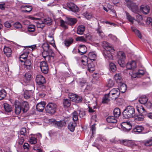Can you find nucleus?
Returning <instances> with one entry per match:
<instances>
[{
    "instance_id": "f03ea898",
    "label": "nucleus",
    "mask_w": 152,
    "mask_h": 152,
    "mask_svg": "<svg viewBox=\"0 0 152 152\" xmlns=\"http://www.w3.org/2000/svg\"><path fill=\"white\" fill-rule=\"evenodd\" d=\"M135 114V109L131 106L127 107L122 113L123 117L126 119L133 118Z\"/></svg>"
},
{
    "instance_id": "4d7b16f0",
    "label": "nucleus",
    "mask_w": 152,
    "mask_h": 152,
    "mask_svg": "<svg viewBox=\"0 0 152 152\" xmlns=\"http://www.w3.org/2000/svg\"><path fill=\"white\" fill-rule=\"evenodd\" d=\"M54 53L53 52V54H52L51 55H48L47 56H46L45 58H44L46 61H48V62H50L51 60V58H53L54 57Z\"/></svg>"
},
{
    "instance_id": "f704fd0d",
    "label": "nucleus",
    "mask_w": 152,
    "mask_h": 152,
    "mask_svg": "<svg viewBox=\"0 0 152 152\" xmlns=\"http://www.w3.org/2000/svg\"><path fill=\"white\" fill-rule=\"evenodd\" d=\"M63 104L65 107H69L71 105V101L67 99H64L63 101Z\"/></svg>"
},
{
    "instance_id": "1a4fd4ad",
    "label": "nucleus",
    "mask_w": 152,
    "mask_h": 152,
    "mask_svg": "<svg viewBox=\"0 0 152 152\" xmlns=\"http://www.w3.org/2000/svg\"><path fill=\"white\" fill-rule=\"evenodd\" d=\"M21 9H24L21 10V12H23L27 13L30 12L32 9V7L30 5L27 4H23L20 7Z\"/></svg>"
},
{
    "instance_id": "4c0bfd02",
    "label": "nucleus",
    "mask_w": 152,
    "mask_h": 152,
    "mask_svg": "<svg viewBox=\"0 0 152 152\" xmlns=\"http://www.w3.org/2000/svg\"><path fill=\"white\" fill-rule=\"evenodd\" d=\"M113 114L115 117H119L121 114L120 109L118 108H115L113 110Z\"/></svg>"
},
{
    "instance_id": "c756f323",
    "label": "nucleus",
    "mask_w": 152,
    "mask_h": 152,
    "mask_svg": "<svg viewBox=\"0 0 152 152\" xmlns=\"http://www.w3.org/2000/svg\"><path fill=\"white\" fill-rule=\"evenodd\" d=\"M53 52L52 49H49L48 50H43V51L42 53V56L44 58L46 56H47L48 55L53 54Z\"/></svg>"
},
{
    "instance_id": "ddd939ff",
    "label": "nucleus",
    "mask_w": 152,
    "mask_h": 152,
    "mask_svg": "<svg viewBox=\"0 0 152 152\" xmlns=\"http://www.w3.org/2000/svg\"><path fill=\"white\" fill-rule=\"evenodd\" d=\"M87 48L84 45H80L78 47V52L80 55H83L86 53Z\"/></svg>"
},
{
    "instance_id": "9b49d317",
    "label": "nucleus",
    "mask_w": 152,
    "mask_h": 152,
    "mask_svg": "<svg viewBox=\"0 0 152 152\" xmlns=\"http://www.w3.org/2000/svg\"><path fill=\"white\" fill-rule=\"evenodd\" d=\"M121 125L123 130L128 131L132 129V125L130 122H124Z\"/></svg>"
},
{
    "instance_id": "13d9d810",
    "label": "nucleus",
    "mask_w": 152,
    "mask_h": 152,
    "mask_svg": "<svg viewBox=\"0 0 152 152\" xmlns=\"http://www.w3.org/2000/svg\"><path fill=\"white\" fill-rule=\"evenodd\" d=\"M76 40L77 41H80L83 42H86L87 41L86 39L83 36L77 37L76 39Z\"/></svg>"
},
{
    "instance_id": "dca6fc26",
    "label": "nucleus",
    "mask_w": 152,
    "mask_h": 152,
    "mask_svg": "<svg viewBox=\"0 0 152 152\" xmlns=\"http://www.w3.org/2000/svg\"><path fill=\"white\" fill-rule=\"evenodd\" d=\"M136 67V62L132 61L127 63L126 64V67L128 69H133Z\"/></svg>"
},
{
    "instance_id": "393cba45",
    "label": "nucleus",
    "mask_w": 152,
    "mask_h": 152,
    "mask_svg": "<svg viewBox=\"0 0 152 152\" xmlns=\"http://www.w3.org/2000/svg\"><path fill=\"white\" fill-rule=\"evenodd\" d=\"M20 135L27 137L29 134V130H27L25 127L22 128L20 131Z\"/></svg>"
},
{
    "instance_id": "0e129e2a",
    "label": "nucleus",
    "mask_w": 152,
    "mask_h": 152,
    "mask_svg": "<svg viewBox=\"0 0 152 152\" xmlns=\"http://www.w3.org/2000/svg\"><path fill=\"white\" fill-rule=\"evenodd\" d=\"M28 31L29 32H34L35 30V26L34 25H29L28 28Z\"/></svg>"
},
{
    "instance_id": "603ef678",
    "label": "nucleus",
    "mask_w": 152,
    "mask_h": 152,
    "mask_svg": "<svg viewBox=\"0 0 152 152\" xmlns=\"http://www.w3.org/2000/svg\"><path fill=\"white\" fill-rule=\"evenodd\" d=\"M42 47L43 50H48L49 49H50V46L49 44L47 42H45L42 45Z\"/></svg>"
},
{
    "instance_id": "f257e3e1",
    "label": "nucleus",
    "mask_w": 152,
    "mask_h": 152,
    "mask_svg": "<svg viewBox=\"0 0 152 152\" xmlns=\"http://www.w3.org/2000/svg\"><path fill=\"white\" fill-rule=\"evenodd\" d=\"M15 112L16 114L18 115L21 110L23 113H26L29 109V106L28 102L24 101L20 103L16 100L15 103Z\"/></svg>"
},
{
    "instance_id": "6e6552de",
    "label": "nucleus",
    "mask_w": 152,
    "mask_h": 152,
    "mask_svg": "<svg viewBox=\"0 0 152 152\" xmlns=\"http://www.w3.org/2000/svg\"><path fill=\"white\" fill-rule=\"evenodd\" d=\"M40 67L41 71L44 73H47L48 71V67L47 63L44 61L40 63Z\"/></svg>"
},
{
    "instance_id": "338daca9",
    "label": "nucleus",
    "mask_w": 152,
    "mask_h": 152,
    "mask_svg": "<svg viewBox=\"0 0 152 152\" xmlns=\"http://www.w3.org/2000/svg\"><path fill=\"white\" fill-rule=\"evenodd\" d=\"M137 19L136 20L137 21L138 23L140 24L143 25V24H144L143 23H140V21L141 20H142V16L140 15H138L137 16Z\"/></svg>"
},
{
    "instance_id": "c03bdc74",
    "label": "nucleus",
    "mask_w": 152,
    "mask_h": 152,
    "mask_svg": "<svg viewBox=\"0 0 152 152\" xmlns=\"http://www.w3.org/2000/svg\"><path fill=\"white\" fill-rule=\"evenodd\" d=\"M133 118H134L136 121H142L144 118L143 116L140 115H138L135 114Z\"/></svg>"
},
{
    "instance_id": "4be33fe9",
    "label": "nucleus",
    "mask_w": 152,
    "mask_h": 152,
    "mask_svg": "<svg viewBox=\"0 0 152 152\" xmlns=\"http://www.w3.org/2000/svg\"><path fill=\"white\" fill-rule=\"evenodd\" d=\"M33 91L32 90H26L24 91L23 94L24 98L28 99L30 98L31 96L32 95Z\"/></svg>"
},
{
    "instance_id": "f8f14e48",
    "label": "nucleus",
    "mask_w": 152,
    "mask_h": 152,
    "mask_svg": "<svg viewBox=\"0 0 152 152\" xmlns=\"http://www.w3.org/2000/svg\"><path fill=\"white\" fill-rule=\"evenodd\" d=\"M140 11L145 15L148 14L150 11V8L148 6L142 5L140 8Z\"/></svg>"
},
{
    "instance_id": "6ab92c4d",
    "label": "nucleus",
    "mask_w": 152,
    "mask_h": 152,
    "mask_svg": "<svg viewBox=\"0 0 152 152\" xmlns=\"http://www.w3.org/2000/svg\"><path fill=\"white\" fill-rule=\"evenodd\" d=\"M45 102H42L38 103L36 105V108L37 110L39 111L42 112L45 108Z\"/></svg>"
},
{
    "instance_id": "412c9836",
    "label": "nucleus",
    "mask_w": 152,
    "mask_h": 152,
    "mask_svg": "<svg viewBox=\"0 0 152 152\" xmlns=\"http://www.w3.org/2000/svg\"><path fill=\"white\" fill-rule=\"evenodd\" d=\"M76 126V123L75 121L70 122L68 124V127L70 131L73 132L75 130Z\"/></svg>"
},
{
    "instance_id": "864d4df0",
    "label": "nucleus",
    "mask_w": 152,
    "mask_h": 152,
    "mask_svg": "<svg viewBox=\"0 0 152 152\" xmlns=\"http://www.w3.org/2000/svg\"><path fill=\"white\" fill-rule=\"evenodd\" d=\"M84 15L86 18L89 20L93 17V15L91 13L86 12L84 13Z\"/></svg>"
},
{
    "instance_id": "7c9ffc66",
    "label": "nucleus",
    "mask_w": 152,
    "mask_h": 152,
    "mask_svg": "<svg viewBox=\"0 0 152 152\" xmlns=\"http://www.w3.org/2000/svg\"><path fill=\"white\" fill-rule=\"evenodd\" d=\"M42 22L44 24H48L50 25L51 24V19L50 17H46L42 20Z\"/></svg>"
},
{
    "instance_id": "5fc2aeb1",
    "label": "nucleus",
    "mask_w": 152,
    "mask_h": 152,
    "mask_svg": "<svg viewBox=\"0 0 152 152\" xmlns=\"http://www.w3.org/2000/svg\"><path fill=\"white\" fill-rule=\"evenodd\" d=\"M96 31L97 34L99 35V36L102 38L104 36V33L101 29L100 28L98 27L96 28Z\"/></svg>"
},
{
    "instance_id": "7ed1b4c3",
    "label": "nucleus",
    "mask_w": 152,
    "mask_h": 152,
    "mask_svg": "<svg viewBox=\"0 0 152 152\" xmlns=\"http://www.w3.org/2000/svg\"><path fill=\"white\" fill-rule=\"evenodd\" d=\"M58 106L54 102H49L45 108L47 113L50 115H54L58 110Z\"/></svg>"
},
{
    "instance_id": "423d86ee",
    "label": "nucleus",
    "mask_w": 152,
    "mask_h": 152,
    "mask_svg": "<svg viewBox=\"0 0 152 152\" xmlns=\"http://www.w3.org/2000/svg\"><path fill=\"white\" fill-rule=\"evenodd\" d=\"M106 47L107 48V50H106L104 51L103 55L104 57L107 60H111L113 59V57L111 52L114 50L112 49V47L109 46L108 44H107Z\"/></svg>"
},
{
    "instance_id": "ea45409f",
    "label": "nucleus",
    "mask_w": 152,
    "mask_h": 152,
    "mask_svg": "<svg viewBox=\"0 0 152 152\" xmlns=\"http://www.w3.org/2000/svg\"><path fill=\"white\" fill-rule=\"evenodd\" d=\"M88 56L89 59L92 61L95 60L96 57V54L93 52L89 53Z\"/></svg>"
},
{
    "instance_id": "2eb2a0df",
    "label": "nucleus",
    "mask_w": 152,
    "mask_h": 152,
    "mask_svg": "<svg viewBox=\"0 0 152 152\" xmlns=\"http://www.w3.org/2000/svg\"><path fill=\"white\" fill-rule=\"evenodd\" d=\"M67 20L66 21L65 23L66 24L70 26L75 25L77 21L76 18H67Z\"/></svg>"
},
{
    "instance_id": "9d476101",
    "label": "nucleus",
    "mask_w": 152,
    "mask_h": 152,
    "mask_svg": "<svg viewBox=\"0 0 152 152\" xmlns=\"http://www.w3.org/2000/svg\"><path fill=\"white\" fill-rule=\"evenodd\" d=\"M67 6L69 9L72 12H77L78 11L79 8L73 3H68L67 4Z\"/></svg>"
},
{
    "instance_id": "5701e85b",
    "label": "nucleus",
    "mask_w": 152,
    "mask_h": 152,
    "mask_svg": "<svg viewBox=\"0 0 152 152\" xmlns=\"http://www.w3.org/2000/svg\"><path fill=\"white\" fill-rule=\"evenodd\" d=\"M74 39L71 37H69L65 39L64 43L66 46L69 47L73 43Z\"/></svg>"
},
{
    "instance_id": "052dcab7",
    "label": "nucleus",
    "mask_w": 152,
    "mask_h": 152,
    "mask_svg": "<svg viewBox=\"0 0 152 152\" xmlns=\"http://www.w3.org/2000/svg\"><path fill=\"white\" fill-rule=\"evenodd\" d=\"M118 62L119 64L121 67H124L125 65V60H123L122 59H118Z\"/></svg>"
},
{
    "instance_id": "774afa93",
    "label": "nucleus",
    "mask_w": 152,
    "mask_h": 152,
    "mask_svg": "<svg viewBox=\"0 0 152 152\" xmlns=\"http://www.w3.org/2000/svg\"><path fill=\"white\" fill-rule=\"evenodd\" d=\"M14 26L17 29H19L22 27L21 24L19 22H16L14 24Z\"/></svg>"
},
{
    "instance_id": "58836bf2",
    "label": "nucleus",
    "mask_w": 152,
    "mask_h": 152,
    "mask_svg": "<svg viewBox=\"0 0 152 152\" xmlns=\"http://www.w3.org/2000/svg\"><path fill=\"white\" fill-rule=\"evenodd\" d=\"M127 19L132 24H133L134 23V20H135L134 18L131 16L127 12H125Z\"/></svg>"
},
{
    "instance_id": "20e7f679",
    "label": "nucleus",
    "mask_w": 152,
    "mask_h": 152,
    "mask_svg": "<svg viewBox=\"0 0 152 152\" xmlns=\"http://www.w3.org/2000/svg\"><path fill=\"white\" fill-rule=\"evenodd\" d=\"M35 81L39 87L42 89L45 88L46 81L43 76L40 74L36 76Z\"/></svg>"
},
{
    "instance_id": "a878e982",
    "label": "nucleus",
    "mask_w": 152,
    "mask_h": 152,
    "mask_svg": "<svg viewBox=\"0 0 152 152\" xmlns=\"http://www.w3.org/2000/svg\"><path fill=\"white\" fill-rule=\"evenodd\" d=\"M128 7L130 8L132 12H136L138 11V7L137 5L135 4L131 3L129 6H128Z\"/></svg>"
},
{
    "instance_id": "473e14b6",
    "label": "nucleus",
    "mask_w": 152,
    "mask_h": 152,
    "mask_svg": "<svg viewBox=\"0 0 152 152\" xmlns=\"http://www.w3.org/2000/svg\"><path fill=\"white\" fill-rule=\"evenodd\" d=\"M93 117H92V118H91V124L92 125L91 126V129L92 132V134H94V132H95L96 131V127H95V125H96V124H95L94 123H93V122H94V121H96V120H95L93 119Z\"/></svg>"
},
{
    "instance_id": "69168bd1",
    "label": "nucleus",
    "mask_w": 152,
    "mask_h": 152,
    "mask_svg": "<svg viewBox=\"0 0 152 152\" xmlns=\"http://www.w3.org/2000/svg\"><path fill=\"white\" fill-rule=\"evenodd\" d=\"M141 142L142 144H143L145 146H150V143L148 139L147 140H146L142 141Z\"/></svg>"
},
{
    "instance_id": "79ce46f5",
    "label": "nucleus",
    "mask_w": 152,
    "mask_h": 152,
    "mask_svg": "<svg viewBox=\"0 0 152 152\" xmlns=\"http://www.w3.org/2000/svg\"><path fill=\"white\" fill-rule=\"evenodd\" d=\"M54 122L55 125H57L58 127H61L65 124L64 121H57L56 120H54Z\"/></svg>"
},
{
    "instance_id": "e433bc0d",
    "label": "nucleus",
    "mask_w": 152,
    "mask_h": 152,
    "mask_svg": "<svg viewBox=\"0 0 152 152\" xmlns=\"http://www.w3.org/2000/svg\"><path fill=\"white\" fill-rule=\"evenodd\" d=\"M88 70L90 72H92L95 69L94 65L93 62L89 63L88 64Z\"/></svg>"
},
{
    "instance_id": "4468645a",
    "label": "nucleus",
    "mask_w": 152,
    "mask_h": 152,
    "mask_svg": "<svg viewBox=\"0 0 152 152\" xmlns=\"http://www.w3.org/2000/svg\"><path fill=\"white\" fill-rule=\"evenodd\" d=\"M24 65V67L29 70H30L32 68V61L30 59H26L23 62Z\"/></svg>"
},
{
    "instance_id": "aec40b11",
    "label": "nucleus",
    "mask_w": 152,
    "mask_h": 152,
    "mask_svg": "<svg viewBox=\"0 0 152 152\" xmlns=\"http://www.w3.org/2000/svg\"><path fill=\"white\" fill-rule=\"evenodd\" d=\"M106 120L108 123L112 124L116 123L117 122L115 117L113 116H108Z\"/></svg>"
},
{
    "instance_id": "f3484780",
    "label": "nucleus",
    "mask_w": 152,
    "mask_h": 152,
    "mask_svg": "<svg viewBox=\"0 0 152 152\" xmlns=\"http://www.w3.org/2000/svg\"><path fill=\"white\" fill-rule=\"evenodd\" d=\"M31 79V74L29 72H27L24 75L23 78V81L26 83L28 84L30 81Z\"/></svg>"
},
{
    "instance_id": "b1692460",
    "label": "nucleus",
    "mask_w": 152,
    "mask_h": 152,
    "mask_svg": "<svg viewBox=\"0 0 152 152\" xmlns=\"http://www.w3.org/2000/svg\"><path fill=\"white\" fill-rule=\"evenodd\" d=\"M148 101V99L145 96H142L140 97L138 101L142 104L146 105V104Z\"/></svg>"
},
{
    "instance_id": "680f3d73",
    "label": "nucleus",
    "mask_w": 152,
    "mask_h": 152,
    "mask_svg": "<svg viewBox=\"0 0 152 152\" xmlns=\"http://www.w3.org/2000/svg\"><path fill=\"white\" fill-rule=\"evenodd\" d=\"M19 138L17 140V142L20 145H22L24 141V138L23 137H21L20 135L18 136Z\"/></svg>"
},
{
    "instance_id": "c9c22d12",
    "label": "nucleus",
    "mask_w": 152,
    "mask_h": 152,
    "mask_svg": "<svg viewBox=\"0 0 152 152\" xmlns=\"http://www.w3.org/2000/svg\"><path fill=\"white\" fill-rule=\"evenodd\" d=\"M31 136L29 137V142L31 144H35L37 142V137L34 135H32L31 134Z\"/></svg>"
},
{
    "instance_id": "a211bd4d",
    "label": "nucleus",
    "mask_w": 152,
    "mask_h": 152,
    "mask_svg": "<svg viewBox=\"0 0 152 152\" xmlns=\"http://www.w3.org/2000/svg\"><path fill=\"white\" fill-rule=\"evenodd\" d=\"M144 129L143 127L140 126H137L133 129L132 132L136 134H138L141 132Z\"/></svg>"
},
{
    "instance_id": "39448f33",
    "label": "nucleus",
    "mask_w": 152,
    "mask_h": 152,
    "mask_svg": "<svg viewBox=\"0 0 152 152\" xmlns=\"http://www.w3.org/2000/svg\"><path fill=\"white\" fill-rule=\"evenodd\" d=\"M120 94V90L118 88H114L111 90L108 94L110 98L115 100L118 98Z\"/></svg>"
},
{
    "instance_id": "2f4dec72",
    "label": "nucleus",
    "mask_w": 152,
    "mask_h": 152,
    "mask_svg": "<svg viewBox=\"0 0 152 152\" xmlns=\"http://www.w3.org/2000/svg\"><path fill=\"white\" fill-rule=\"evenodd\" d=\"M114 78L117 83H120L122 81V77L120 74H116L114 75Z\"/></svg>"
},
{
    "instance_id": "a18cd8bd",
    "label": "nucleus",
    "mask_w": 152,
    "mask_h": 152,
    "mask_svg": "<svg viewBox=\"0 0 152 152\" xmlns=\"http://www.w3.org/2000/svg\"><path fill=\"white\" fill-rule=\"evenodd\" d=\"M77 82L80 86L81 87H83L84 84H85L86 82V80L84 79L80 78L77 80Z\"/></svg>"
},
{
    "instance_id": "cd10ccee",
    "label": "nucleus",
    "mask_w": 152,
    "mask_h": 152,
    "mask_svg": "<svg viewBox=\"0 0 152 152\" xmlns=\"http://www.w3.org/2000/svg\"><path fill=\"white\" fill-rule=\"evenodd\" d=\"M85 30V28L83 25H80L77 28V33L79 34H83Z\"/></svg>"
},
{
    "instance_id": "e2e57ef3",
    "label": "nucleus",
    "mask_w": 152,
    "mask_h": 152,
    "mask_svg": "<svg viewBox=\"0 0 152 152\" xmlns=\"http://www.w3.org/2000/svg\"><path fill=\"white\" fill-rule=\"evenodd\" d=\"M114 84V82L112 80L109 79L108 80L107 83V86L109 87H113Z\"/></svg>"
},
{
    "instance_id": "37998d69",
    "label": "nucleus",
    "mask_w": 152,
    "mask_h": 152,
    "mask_svg": "<svg viewBox=\"0 0 152 152\" xmlns=\"http://www.w3.org/2000/svg\"><path fill=\"white\" fill-rule=\"evenodd\" d=\"M109 98H110L108 94L105 95L103 97L102 103H108L110 101Z\"/></svg>"
},
{
    "instance_id": "6e6d98bb",
    "label": "nucleus",
    "mask_w": 152,
    "mask_h": 152,
    "mask_svg": "<svg viewBox=\"0 0 152 152\" xmlns=\"http://www.w3.org/2000/svg\"><path fill=\"white\" fill-rule=\"evenodd\" d=\"M129 74L131 77L132 79L133 80L134 78L136 77H139V76L138 75L137 72L134 73L133 72H131L129 73Z\"/></svg>"
},
{
    "instance_id": "3c124183",
    "label": "nucleus",
    "mask_w": 152,
    "mask_h": 152,
    "mask_svg": "<svg viewBox=\"0 0 152 152\" xmlns=\"http://www.w3.org/2000/svg\"><path fill=\"white\" fill-rule=\"evenodd\" d=\"M137 111L140 113H142L145 112V110L144 108L141 105H139L137 108Z\"/></svg>"
},
{
    "instance_id": "49530a36",
    "label": "nucleus",
    "mask_w": 152,
    "mask_h": 152,
    "mask_svg": "<svg viewBox=\"0 0 152 152\" xmlns=\"http://www.w3.org/2000/svg\"><path fill=\"white\" fill-rule=\"evenodd\" d=\"M110 69L113 72H114L116 70L115 65L113 63H110L109 64Z\"/></svg>"
},
{
    "instance_id": "72a5a7b5",
    "label": "nucleus",
    "mask_w": 152,
    "mask_h": 152,
    "mask_svg": "<svg viewBox=\"0 0 152 152\" xmlns=\"http://www.w3.org/2000/svg\"><path fill=\"white\" fill-rule=\"evenodd\" d=\"M7 95L6 91L4 89H1L0 90V100L4 99Z\"/></svg>"
},
{
    "instance_id": "a19ab883",
    "label": "nucleus",
    "mask_w": 152,
    "mask_h": 152,
    "mask_svg": "<svg viewBox=\"0 0 152 152\" xmlns=\"http://www.w3.org/2000/svg\"><path fill=\"white\" fill-rule=\"evenodd\" d=\"M4 108L5 111L7 112H10L12 111V107L7 103L4 104Z\"/></svg>"
},
{
    "instance_id": "de8ad7c7",
    "label": "nucleus",
    "mask_w": 152,
    "mask_h": 152,
    "mask_svg": "<svg viewBox=\"0 0 152 152\" xmlns=\"http://www.w3.org/2000/svg\"><path fill=\"white\" fill-rule=\"evenodd\" d=\"M128 143V146L132 148L135 146H137V144L135 143L134 141L132 140H129Z\"/></svg>"
},
{
    "instance_id": "bb28decb",
    "label": "nucleus",
    "mask_w": 152,
    "mask_h": 152,
    "mask_svg": "<svg viewBox=\"0 0 152 152\" xmlns=\"http://www.w3.org/2000/svg\"><path fill=\"white\" fill-rule=\"evenodd\" d=\"M4 54L8 57H10L12 54V50L10 48L8 47H5L4 49Z\"/></svg>"
},
{
    "instance_id": "c85d7f7f",
    "label": "nucleus",
    "mask_w": 152,
    "mask_h": 152,
    "mask_svg": "<svg viewBox=\"0 0 152 152\" xmlns=\"http://www.w3.org/2000/svg\"><path fill=\"white\" fill-rule=\"evenodd\" d=\"M27 53H24V52H23V53L20 55L19 59L21 63H23V62L26 60L28 55Z\"/></svg>"
},
{
    "instance_id": "bf43d9fd",
    "label": "nucleus",
    "mask_w": 152,
    "mask_h": 152,
    "mask_svg": "<svg viewBox=\"0 0 152 152\" xmlns=\"http://www.w3.org/2000/svg\"><path fill=\"white\" fill-rule=\"evenodd\" d=\"M128 140L124 139L122 140H119V142L120 144L128 146Z\"/></svg>"
},
{
    "instance_id": "8fccbe9b",
    "label": "nucleus",
    "mask_w": 152,
    "mask_h": 152,
    "mask_svg": "<svg viewBox=\"0 0 152 152\" xmlns=\"http://www.w3.org/2000/svg\"><path fill=\"white\" fill-rule=\"evenodd\" d=\"M72 119L73 121H77L78 119V113L76 111H74L72 113Z\"/></svg>"
},
{
    "instance_id": "09e8293b",
    "label": "nucleus",
    "mask_w": 152,
    "mask_h": 152,
    "mask_svg": "<svg viewBox=\"0 0 152 152\" xmlns=\"http://www.w3.org/2000/svg\"><path fill=\"white\" fill-rule=\"evenodd\" d=\"M118 55L119 59H121L124 60H125L126 57L125 55L123 52H119L118 53Z\"/></svg>"
},
{
    "instance_id": "0eeeda50",
    "label": "nucleus",
    "mask_w": 152,
    "mask_h": 152,
    "mask_svg": "<svg viewBox=\"0 0 152 152\" xmlns=\"http://www.w3.org/2000/svg\"><path fill=\"white\" fill-rule=\"evenodd\" d=\"M69 97L73 102L77 103L81 102L83 100V98L81 96L75 94H72L69 95Z\"/></svg>"
}]
</instances>
